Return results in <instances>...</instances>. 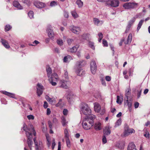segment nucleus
<instances>
[{"label": "nucleus", "mask_w": 150, "mask_h": 150, "mask_svg": "<svg viewBox=\"0 0 150 150\" xmlns=\"http://www.w3.org/2000/svg\"><path fill=\"white\" fill-rule=\"evenodd\" d=\"M31 129H28L29 131L30 132H29L28 131V129L27 128L26 125H24L23 127V130L26 132V134L28 137V139L27 140V142L28 146L30 149L31 148V145L32 143V134L33 133L35 136L36 134V133L33 126H31Z\"/></svg>", "instance_id": "nucleus-1"}, {"label": "nucleus", "mask_w": 150, "mask_h": 150, "mask_svg": "<svg viewBox=\"0 0 150 150\" xmlns=\"http://www.w3.org/2000/svg\"><path fill=\"white\" fill-rule=\"evenodd\" d=\"M93 122V121L91 119L89 120L88 119L84 120L82 123L83 128L86 130L90 129L92 126Z\"/></svg>", "instance_id": "nucleus-2"}, {"label": "nucleus", "mask_w": 150, "mask_h": 150, "mask_svg": "<svg viewBox=\"0 0 150 150\" xmlns=\"http://www.w3.org/2000/svg\"><path fill=\"white\" fill-rule=\"evenodd\" d=\"M94 110L96 112L100 113L101 115L104 114L105 111V108L104 107L101 108L99 104L97 103H94Z\"/></svg>", "instance_id": "nucleus-3"}, {"label": "nucleus", "mask_w": 150, "mask_h": 150, "mask_svg": "<svg viewBox=\"0 0 150 150\" xmlns=\"http://www.w3.org/2000/svg\"><path fill=\"white\" fill-rule=\"evenodd\" d=\"M119 0H108L105 1V4L111 7H116L119 6Z\"/></svg>", "instance_id": "nucleus-4"}, {"label": "nucleus", "mask_w": 150, "mask_h": 150, "mask_svg": "<svg viewBox=\"0 0 150 150\" xmlns=\"http://www.w3.org/2000/svg\"><path fill=\"white\" fill-rule=\"evenodd\" d=\"M135 132V130L132 128H129L128 127H125L124 128V130L123 133L121 134V136L122 137H125L128 136L132 133H134Z\"/></svg>", "instance_id": "nucleus-5"}, {"label": "nucleus", "mask_w": 150, "mask_h": 150, "mask_svg": "<svg viewBox=\"0 0 150 150\" xmlns=\"http://www.w3.org/2000/svg\"><path fill=\"white\" fill-rule=\"evenodd\" d=\"M85 64V62L84 61H80L77 63V70L76 72L77 74L79 76L82 75L83 71L82 69H79V68L82 67Z\"/></svg>", "instance_id": "nucleus-6"}, {"label": "nucleus", "mask_w": 150, "mask_h": 150, "mask_svg": "<svg viewBox=\"0 0 150 150\" xmlns=\"http://www.w3.org/2000/svg\"><path fill=\"white\" fill-rule=\"evenodd\" d=\"M138 6V4L134 2L126 3L123 5V7L125 9H129L134 8Z\"/></svg>", "instance_id": "nucleus-7"}, {"label": "nucleus", "mask_w": 150, "mask_h": 150, "mask_svg": "<svg viewBox=\"0 0 150 150\" xmlns=\"http://www.w3.org/2000/svg\"><path fill=\"white\" fill-rule=\"evenodd\" d=\"M81 111L83 114L86 115H89L91 113V110L88 106V105L86 104L82 107Z\"/></svg>", "instance_id": "nucleus-8"}, {"label": "nucleus", "mask_w": 150, "mask_h": 150, "mask_svg": "<svg viewBox=\"0 0 150 150\" xmlns=\"http://www.w3.org/2000/svg\"><path fill=\"white\" fill-rule=\"evenodd\" d=\"M97 65L95 61L92 60L90 63L91 71L93 74H95L97 70Z\"/></svg>", "instance_id": "nucleus-9"}, {"label": "nucleus", "mask_w": 150, "mask_h": 150, "mask_svg": "<svg viewBox=\"0 0 150 150\" xmlns=\"http://www.w3.org/2000/svg\"><path fill=\"white\" fill-rule=\"evenodd\" d=\"M37 93L38 96H40L42 93L44 88L43 86L41 84L38 83L37 86Z\"/></svg>", "instance_id": "nucleus-10"}, {"label": "nucleus", "mask_w": 150, "mask_h": 150, "mask_svg": "<svg viewBox=\"0 0 150 150\" xmlns=\"http://www.w3.org/2000/svg\"><path fill=\"white\" fill-rule=\"evenodd\" d=\"M133 72V70L132 69L130 68L127 71L125 70L123 72V74L124 76V77L125 79H127L129 76H130Z\"/></svg>", "instance_id": "nucleus-11"}, {"label": "nucleus", "mask_w": 150, "mask_h": 150, "mask_svg": "<svg viewBox=\"0 0 150 150\" xmlns=\"http://www.w3.org/2000/svg\"><path fill=\"white\" fill-rule=\"evenodd\" d=\"M103 127V124L98 122H96L94 125V129L96 131L100 130Z\"/></svg>", "instance_id": "nucleus-12"}, {"label": "nucleus", "mask_w": 150, "mask_h": 150, "mask_svg": "<svg viewBox=\"0 0 150 150\" xmlns=\"http://www.w3.org/2000/svg\"><path fill=\"white\" fill-rule=\"evenodd\" d=\"M34 4L36 7L38 8H41L45 6L44 3L38 1H35L34 2Z\"/></svg>", "instance_id": "nucleus-13"}, {"label": "nucleus", "mask_w": 150, "mask_h": 150, "mask_svg": "<svg viewBox=\"0 0 150 150\" xmlns=\"http://www.w3.org/2000/svg\"><path fill=\"white\" fill-rule=\"evenodd\" d=\"M93 21L94 24L97 25H101L103 23V21H100L98 19L96 18H93Z\"/></svg>", "instance_id": "nucleus-14"}, {"label": "nucleus", "mask_w": 150, "mask_h": 150, "mask_svg": "<svg viewBox=\"0 0 150 150\" xmlns=\"http://www.w3.org/2000/svg\"><path fill=\"white\" fill-rule=\"evenodd\" d=\"M1 42L4 46L6 48L8 49L10 47V46L7 41L4 39H1Z\"/></svg>", "instance_id": "nucleus-15"}, {"label": "nucleus", "mask_w": 150, "mask_h": 150, "mask_svg": "<svg viewBox=\"0 0 150 150\" xmlns=\"http://www.w3.org/2000/svg\"><path fill=\"white\" fill-rule=\"evenodd\" d=\"M67 81L64 80H61L60 81V87L65 89L67 88L68 87L67 84Z\"/></svg>", "instance_id": "nucleus-16"}, {"label": "nucleus", "mask_w": 150, "mask_h": 150, "mask_svg": "<svg viewBox=\"0 0 150 150\" xmlns=\"http://www.w3.org/2000/svg\"><path fill=\"white\" fill-rule=\"evenodd\" d=\"M71 30L75 33L79 34L80 33L81 29L78 27H73L71 29Z\"/></svg>", "instance_id": "nucleus-17"}, {"label": "nucleus", "mask_w": 150, "mask_h": 150, "mask_svg": "<svg viewBox=\"0 0 150 150\" xmlns=\"http://www.w3.org/2000/svg\"><path fill=\"white\" fill-rule=\"evenodd\" d=\"M47 31L48 33V36L50 38H52L54 36V34L52 30L51 29V27H49Z\"/></svg>", "instance_id": "nucleus-18"}, {"label": "nucleus", "mask_w": 150, "mask_h": 150, "mask_svg": "<svg viewBox=\"0 0 150 150\" xmlns=\"http://www.w3.org/2000/svg\"><path fill=\"white\" fill-rule=\"evenodd\" d=\"M3 94L5 95L10 97L13 98H15V94L13 93H11L8 92H7L6 91H2L1 92Z\"/></svg>", "instance_id": "nucleus-19"}, {"label": "nucleus", "mask_w": 150, "mask_h": 150, "mask_svg": "<svg viewBox=\"0 0 150 150\" xmlns=\"http://www.w3.org/2000/svg\"><path fill=\"white\" fill-rule=\"evenodd\" d=\"M61 123L64 127H65L66 128H68L67 125L68 122L66 121L65 118L64 117H62L61 118Z\"/></svg>", "instance_id": "nucleus-20"}, {"label": "nucleus", "mask_w": 150, "mask_h": 150, "mask_svg": "<svg viewBox=\"0 0 150 150\" xmlns=\"http://www.w3.org/2000/svg\"><path fill=\"white\" fill-rule=\"evenodd\" d=\"M111 132L110 128L109 126L105 127L104 129V135H108Z\"/></svg>", "instance_id": "nucleus-21"}, {"label": "nucleus", "mask_w": 150, "mask_h": 150, "mask_svg": "<svg viewBox=\"0 0 150 150\" xmlns=\"http://www.w3.org/2000/svg\"><path fill=\"white\" fill-rule=\"evenodd\" d=\"M128 150H137L135 145L132 142L129 144L128 146Z\"/></svg>", "instance_id": "nucleus-22"}, {"label": "nucleus", "mask_w": 150, "mask_h": 150, "mask_svg": "<svg viewBox=\"0 0 150 150\" xmlns=\"http://www.w3.org/2000/svg\"><path fill=\"white\" fill-rule=\"evenodd\" d=\"M78 47L79 46L78 45H76L71 48L69 49L68 50V51L71 53L75 52L77 51Z\"/></svg>", "instance_id": "nucleus-23"}, {"label": "nucleus", "mask_w": 150, "mask_h": 150, "mask_svg": "<svg viewBox=\"0 0 150 150\" xmlns=\"http://www.w3.org/2000/svg\"><path fill=\"white\" fill-rule=\"evenodd\" d=\"M13 4L14 6L18 9H23V7L18 2L16 1H14L13 2Z\"/></svg>", "instance_id": "nucleus-24"}, {"label": "nucleus", "mask_w": 150, "mask_h": 150, "mask_svg": "<svg viewBox=\"0 0 150 150\" xmlns=\"http://www.w3.org/2000/svg\"><path fill=\"white\" fill-rule=\"evenodd\" d=\"M132 34L130 33H129L128 36L127 40V41L124 42V43L126 45L130 43L132 40Z\"/></svg>", "instance_id": "nucleus-25"}, {"label": "nucleus", "mask_w": 150, "mask_h": 150, "mask_svg": "<svg viewBox=\"0 0 150 150\" xmlns=\"http://www.w3.org/2000/svg\"><path fill=\"white\" fill-rule=\"evenodd\" d=\"M74 96L71 92L69 93L67 96V99L69 101H71L74 98Z\"/></svg>", "instance_id": "nucleus-26"}, {"label": "nucleus", "mask_w": 150, "mask_h": 150, "mask_svg": "<svg viewBox=\"0 0 150 150\" xmlns=\"http://www.w3.org/2000/svg\"><path fill=\"white\" fill-rule=\"evenodd\" d=\"M64 137L65 138H69L70 136L69 132L67 128H66L64 130Z\"/></svg>", "instance_id": "nucleus-27"}, {"label": "nucleus", "mask_w": 150, "mask_h": 150, "mask_svg": "<svg viewBox=\"0 0 150 150\" xmlns=\"http://www.w3.org/2000/svg\"><path fill=\"white\" fill-rule=\"evenodd\" d=\"M46 137L47 139V144L48 147H50L52 142L51 139L50 137L48 135H46Z\"/></svg>", "instance_id": "nucleus-28"}, {"label": "nucleus", "mask_w": 150, "mask_h": 150, "mask_svg": "<svg viewBox=\"0 0 150 150\" xmlns=\"http://www.w3.org/2000/svg\"><path fill=\"white\" fill-rule=\"evenodd\" d=\"M46 71L48 76V77H50L52 73V69L49 66H46Z\"/></svg>", "instance_id": "nucleus-29"}, {"label": "nucleus", "mask_w": 150, "mask_h": 150, "mask_svg": "<svg viewBox=\"0 0 150 150\" xmlns=\"http://www.w3.org/2000/svg\"><path fill=\"white\" fill-rule=\"evenodd\" d=\"M34 141L36 146V149H39L41 147V145L42 144L41 142H39V145L38 144V143L36 142V138H35L34 139Z\"/></svg>", "instance_id": "nucleus-30"}, {"label": "nucleus", "mask_w": 150, "mask_h": 150, "mask_svg": "<svg viewBox=\"0 0 150 150\" xmlns=\"http://www.w3.org/2000/svg\"><path fill=\"white\" fill-rule=\"evenodd\" d=\"M58 79V76L56 73H53L51 75V79L53 80L57 81Z\"/></svg>", "instance_id": "nucleus-31"}, {"label": "nucleus", "mask_w": 150, "mask_h": 150, "mask_svg": "<svg viewBox=\"0 0 150 150\" xmlns=\"http://www.w3.org/2000/svg\"><path fill=\"white\" fill-rule=\"evenodd\" d=\"M71 59V57L70 55H68L64 57L63 60L64 62H68L69 60H70Z\"/></svg>", "instance_id": "nucleus-32"}, {"label": "nucleus", "mask_w": 150, "mask_h": 150, "mask_svg": "<svg viewBox=\"0 0 150 150\" xmlns=\"http://www.w3.org/2000/svg\"><path fill=\"white\" fill-rule=\"evenodd\" d=\"M76 3L79 7H82L83 5V2L81 0H77L76 1Z\"/></svg>", "instance_id": "nucleus-33"}, {"label": "nucleus", "mask_w": 150, "mask_h": 150, "mask_svg": "<svg viewBox=\"0 0 150 150\" xmlns=\"http://www.w3.org/2000/svg\"><path fill=\"white\" fill-rule=\"evenodd\" d=\"M144 22V20H141L140 21L138 25V27L137 28V30H139V29L141 28V27L142 25Z\"/></svg>", "instance_id": "nucleus-34"}, {"label": "nucleus", "mask_w": 150, "mask_h": 150, "mask_svg": "<svg viewBox=\"0 0 150 150\" xmlns=\"http://www.w3.org/2000/svg\"><path fill=\"white\" fill-rule=\"evenodd\" d=\"M66 139V141L67 146L70 147L71 146V144L69 140V138H67Z\"/></svg>", "instance_id": "nucleus-35"}, {"label": "nucleus", "mask_w": 150, "mask_h": 150, "mask_svg": "<svg viewBox=\"0 0 150 150\" xmlns=\"http://www.w3.org/2000/svg\"><path fill=\"white\" fill-rule=\"evenodd\" d=\"M102 44L104 47H107L108 46V43L107 41L105 39H103L102 40Z\"/></svg>", "instance_id": "nucleus-36"}, {"label": "nucleus", "mask_w": 150, "mask_h": 150, "mask_svg": "<svg viewBox=\"0 0 150 150\" xmlns=\"http://www.w3.org/2000/svg\"><path fill=\"white\" fill-rule=\"evenodd\" d=\"M71 14L72 16L74 18H77L78 17V16L77 13L74 11H72Z\"/></svg>", "instance_id": "nucleus-37"}, {"label": "nucleus", "mask_w": 150, "mask_h": 150, "mask_svg": "<svg viewBox=\"0 0 150 150\" xmlns=\"http://www.w3.org/2000/svg\"><path fill=\"white\" fill-rule=\"evenodd\" d=\"M46 98L48 101L50 103H52L54 100V99L50 98L48 96H47Z\"/></svg>", "instance_id": "nucleus-38"}, {"label": "nucleus", "mask_w": 150, "mask_h": 150, "mask_svg": "<svg viewBox=\"0 0 150 150\" xmlns=\"http://www.w3.org/2000/svg\"><path fill=\"white\" fill-rule=\"evenodd\" d=\"M88 45L92 49H94L95 47L94 45V43L93 42L89 41L88 43Z\"/></svg>", "instance_id": "nucleus-39"}, {"label": "nucleus", "mask_w": 150, "mask_h": 150, "mask_svg": "<svg viewBox=\"0 0 150 150\" xmlns=\"http://www.w3.org/2000/svg\"><path fill=\"white\" fill-rule=\"evenodd\" d=\"M29 16L30 18H32L33 17V13L32 11H30L28 13Z\"/></svg>", "instance_id": "nucleus-40"}, {"label": "nucleus", "mask_w": 150, "mask_h": 150, "mask_svg": "<svg viewBox=\"0 0 150 150\" xmlns=\"http://www.w3.org/2000/svg\"><path fill=\"white\" fill-rule=\"evenodd\" d=\"M57 44L60 45H62L63 44L62 40L61 39H58L57 40Z\"/></svg>", "instance_id": "nucleus-41"}, {"label": "nucleus", "mask_w": 150, "mask_h": 150, "mask_svg": "<svg viewBox=\"0 0 150 150\" xmlns=\"http://www.w3.org/2000/svg\"><path fill=\"white\" fill-rule=\"evenodd\" d=\"M23 3L26 4L28 6H30L31 4V2L29 0H22Z\"/></svg>", "instance_id": "nucleus-42"}, {"label": "nucleus", "mask_w": 150, "mask_h": 150, "mask_svg": "<svg viewBox=\"0 0 150 150\" xmlns=\"http://www.w3.org/2000/svg\"><path fill=\"white\" fill-rule=\"evenodd\" d=\"M11 28V27L9 25H7L5 27V30L6 31H8L10 30Z\"/></svg>", "instance_id": "nucleus-43"}, {"label": "nucleus", "mask_w": 150, "mask_h": 150, "mask_svg": "<svg viewBox=\"0 0 150 150\" xmlns=\"http://www.w3.org/2000/svg\"><path fill=\"white\" fill-rule=\"evenodd\" d=\"M127 105L128 107L129 108V111L131 109V108L132 106V103L131 102H128V99L127 100Z\"/></svg>", "instance_id": "nucleus-44"}, {"label": "nucleus", "mask_w": 150, "mask_h": 150, "mask_svg": "<svg viewBox=\"0 0 150 150\" xmlns=\"http://www.w3.org/2000/svg\"><path fill=\"white\" fill-rule=\"evenodd\" d=\"M135 21V18H133L129 22V25H131L133 24Z\"/></svg>", "instance_id": "nucleus-45"}, {"label": "nucleus", "mask_w": 150, "mask_h": 150, "mask_svg": "<svg viewBox=\"0 0 150 150\" xmlns=\"http://www.w3.org/2000/svg\"><path fill=\"white\" fill-rule=\"evenodd\" d=\"M57 2L55 1H52L50 3V6H52L57 5Z\"/></svg>", "instance_id": "nucleus-46"}, {"label": "nucleus", "mask_w": 150, "mask_h": 150, "mask_svg": "<svg viewBox=\"0 0 150 150\" xmlns=\"http://www.w3.org/2000/svg\"><path fill=\"white\" fill-rule=\"evenodd\" d=\"M141 92V89H140L138 91L137 94V98H139L140 97Z\"/></svg>", "instance_id": "nucleus-47"}, {"label": "nucleus", "mask_w": 150, "mask_h": 150, "mask_svg": "<svg viewBox=\"0 0 150 150\" xmlns=\"http://www.w3.org/2000/svg\"><path fill=\"white\" fill-rule=\"evenodd\" d=\"M55 145V139H53L52 140V149H54Z\"/></svg>", "instance_id": "nucleus-48"}, {"label": "nucleus", "mask_w": 150, "mask_h": 150, "mask_svg": "<svg viewBox=\"0 0 150 150\" xmlns=\"http://www.w3.org/2000/svg\"><path fill=\"white\" fill-rule=\"evenodd\" d=\"M110 46L111 48V49L113 51V53H114L115 51L114 49L115 47L112 44H110Z\"/></svg>", "instance_id": "nucleus-49"}, {"label": "nucleus", "mask_w": 150, "mask_h": 150, "mask_svg": "<svg viewBox=\"0 0 150 150\" xmlns=\"http://www.w3.org/2000/svg\"><path fill=\"white\" fill-rule=\"evenodd\" d=\"M105 135L103 136L102 139V141L104 144L105 143L107 142V140Z\"/></svg>", "instance_id": "nucleus-50"}, {"label": "nucleus", "mask_w": 150, "mask_h": 150, "mask_svg": "<svg viewBox=\"0 0 150 150\" xmlns=\"http://www.w3.org/2000/svg\"><path fill=\"white\" fill-rule=\"evenodd\" d=\"M95 96L96 98H100L101 97V94L99 92H98L97 93V95L96 94H95Z\"/></svg>", "instance_id": "nucleus-51"}, {"label": "nucleus", "mask_w": 150, "mask_h": 150, "mask_svg": "<svg viewBox=\"0 0 150 150\" xmlns=\"http://www.w3.org/2000/svg\"><path fill=\"white\" fill-rule=\"evenodd\" d=\"M27 118L29 120H33L34 119V116L32 115H30L27 116Z\"/></svg>", "instance_id": "nucleus-52"}, {"label": "nucleus", "mask_w": 150, "mask_h": 150, "mask_svg": "<svg viewBox=\"0 0 150 150\" xmlns=\"http://www.w3.org/2000/svg\"><path fill=\"white\" fill-rule=\"evenodd\" d=\"M139 103L138 102H135L134 103V106L135 108H137L139 107Z\"/></svg>", "instance_id": "nucleus-53"}, {"label": "nucleus", "mask_w": 150, "mask_h": 150, "mask_svg": "<svg viewBox=\"0 0 150 150\" xmlns=\"http://www.w3.org/2000/svg\"><path fill=\"white\" fill-rule=\"evenodd\" d=\"M120 97L119 96H117V102L118 103L121 104V101L120 100Z\"/></svg>", "instance_id": "nucleus-54"}, {"label": "nucleus", "mask_w": 150, "mask_h": 150, "mask_svg": "<svg viewBox=\"0 0 150 150\" xmlns=\"http://www.w3.org/2000/svg\"><path fill=\"white\" fill-rule=\"evenodd\" d=\"M98 35L99 37L98 38L100 39L103 38V35L100 32L98 33Z\"/></svg>", "instance_id": "nucleus-55"}, {"label": "nucleus", "mask_w": 150, "mask_h": 150, "mask_svg": "<svg viewBox=\"0 0 150 150\" xmlns=\"http://www.w3.org/2000/svg\"><path fill=\"white\" fill-rule=\"evenodd\" d=\"M73 41L72 40L70 39H68L67 40V43L69 45H70Z\"/></svg>", "instance_id": "nucleus-56"}, {"label": "nucleus", "mask_w": 150, "mask_h": 150, "mask_svg": "<svg viewBox=\"0 0 150 150\" xmlns=\"http://www.w3.org/2000/svg\"><path fill=\"white\" fill-rule=\"evenodd\" d=\"M68 111L67 109H64L63 111V114L64 115H66L67 114Z\"/></svg>", "instance_id": "nucleus-57"}, {"label": "nucleus", "mask_w": 150, "mask_h": 150, "mask_svg": "<svg viewBox=\"0 0 150 150\" xmlns=\"http://www.w3.org/2000/svg\"><path fill=\"white\" fill-rule=\"evenodd\" d=\"M47 115H49L50 114L51 111L50 110V108H48L47 109Z\"/></svg>", "instance_id": "nucleus-58"}, {"label": "nucleus", "mask_w": 150, "mask_h": 150, "mask_svg": "<svg viewBox=\"0 0 150 150\" xmlns=\"http://www.w3.org/2000/svg\"><path fill=\"white\" fill-rule=\"evenodd\" d=\"M43 106L45 108H46L48 107V104L46 101H44Z\"/></svg>", "instance_id": "nucleus-59"}, {"label": "nucleus", "mask_w": 150, "mask_h": 150, "mask_svg": "<svg viewBox=\"0 0 150 150\" xmlns=\"http://www.w3.org/2000/svg\"><path fill=\"white\" fill-rule=\"evenodd\" d=\"M48 123L50 128L51 129L52 128V124L51 122L50 121H49L48 122Z\"/></svg>", "instance_id": "nucleus-60"}, {"label": "nucleus", "mask_w": 150, "mask_h": 150, "mask_svg": "<svg viewBox=\"0 0 150 150\" xmlns=\"http://www.w3.org/2000/svg\"><path fill=\"white\" fill-rule=\"evenodd\" d=\"M105 79L108 81H110L111 80V78L110 76H107L105 77Z\"/></svg>", "instance_id": "nucleus-61"}, {"label": "nucleus", "mask_w": 150, "mask_h": 150, "mask_svg": "<svg viewBox=\"0 0 150 150\" xmlns=\"http://www.w3.org/2000/svg\"><path fill=\"white\" fill-rule=\"evenodd\" d=\"M61 143L60 142H58V150H61Z\"/></svg>", "instance_id": "nucleus-62"}, {"label": "nucleus", "mask_w": 150, "mask_h": 150, "mask_svg": "<svg viewBox=\"0 0 150 150\" xmlns=\"http://www.w3.org/2000/svg\"><path fill=\"white\" fill-rule=\"evenodd\" d=\"M124 41V39L122 38L121 39L120 42L119 44L120 46H122L123 42Z\"/></svg>", "instance_id": "nucleus-63"}, {"label": "nucleus", "mask_w": 150, "mask_h": 150, "mask_svg": "<svg viewBox=\"0 0 150 150\" xmlns=\"http://www.w3.org/2000/svg\"><path fill=\"white\" fill-rule=\"evenodd\" d=\"M64 16L66 18H68L69 17V15L68 13L67 12H64Z\"/></svg>", "instance_id": "nucleus-64"}]
</instances>
